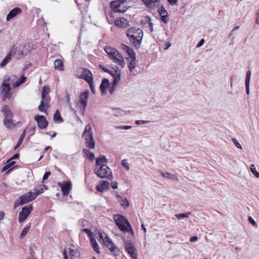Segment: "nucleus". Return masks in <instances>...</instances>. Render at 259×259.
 <instances>
[{
  "label": "nucleus",
  "mask_w": 259,
  "mask_h": 259,
  "mask_svg": "<svg viewBox=\"0 0 259 259\" xmlns=\"http://www.w3.org/2000/svg\"><path fill=\"white\" fill-rule=\"evenodd\" d=\"M126 35L130 42L137 49H139L141 44L143 36V32L142 29L131 27L127 29Z\"/></svg>",
  "instance_id": "obj_1"
},
{
  "label": "nucleus",
  "mask_w": 259,
  "mask_h": 259,
  "mask_svg": "<svg viewBox=\"0 0 259 259\" xmlns=\"http://www.w3.org/2000/svg\"><path fill=\"white\" fill-rule=\"evenodd\" d=\"M113 219L116 226L121 231L124 232H130L132 235H134V231L130 222L124 217L117 214L114 215Z\"/></svg>",
  "instance_id": "obj_2"
},
{
  "label": "nucleus",
  "mask_w": 259,
  "mask_h": 259,
  "mask_svg": "<svg viewBox=\"0 0 259 259\" xmlns=\"http://www.w3.org/2000/svg\"><path fill=\"white\" fill-rule=\"evenodd\" d=\"M29 51V45L26 44H21L19 47L13 46L10 50L13 56H15L17 60L27 55Z\"/></svg>",
  "instance_id": "obj_3"
},
{
  "label": "nucleus",
  "mask_w": 259,
  "mask_h": 259,
  "mask_svg": "<svg viewBox=\"0 0 259 259\" xmlns=\"http://www.w3.org/2000/svg\"><path fill=\"white\" fill-rule=\"evenodd\" d=\"M1 111L5 117L3 121L4 124L8 128H12L15 126V123H13V113L10 107L7 105H4Z\"/></svg>",
  "instance_id": "obj_4"
},
{
  "label": "nucleus",
  "mask_w": 259,
  "mask_h": 259,
  "mask_svg": "<svg viewBox=\"0 0 259 259\" xmlns=\"http://www.w3.org/2000/svg\"><path fill=\"white\" fill-rule=\"evenodd\" d=\"M83 137L85 140L86 146L89 149H94L95 146V141L94 140L92 127L90 124L86 125Z\"/></svg>",
  "instance_id": "obj_5"
},
{
  "label": "nucleus",
  "mask_w": 259,
  "mask_h": 259,
  "mask_svg": "<svg viewBox=\"0 0 259 259\" xmlns=\"http://www.w3.org/2000/svg\"><path fill=\"white\" fill-rule=\"evenodd\" d=\"M10 82V77L7 76H5L1 87V94L2 96L3 101H5L7 98H10L11 97V93H10L11 90Z\"/></svg>",
  "instance_id": "obj_6"
},
{
  "label": "nucleus",
  "mask_w": 259,
  "mask_h": 259,
  "mask_svg": "<svg viewBox=\"0 0 259 259\" xmlns=\"http://www.w3.org/2000/svg\"><path fill=\"white\" fill-rule=\"evenodd\" d=\"M35 198L36 195H34V193L30 191L21 196L18 199L16 200L14 202V206L16 208L19 205H22L33 200Z\"/></svg>",
  "instance_id": "obj_7"
},
{
  "label": "nucleus",
  "mask_w": 259,
  "mask_h": 259,
  "mask_svg": "<svg viewBox=\"0 0 259 259\" xmlns=\"http://www.w3.org/2000/svg\"><path fill=\"white\" fill-rule=\"evenodd\" d=\"M94 172L100 178L109 179L110 177H112L111 170L106 165H102L99 167L95 168Z\"/></svg>",
  "instance_id": "obj_8"
},
{
  "label": "nucleus",
  "mask_w": 259,
  "mask_h": 259,
  "mask_svg": "<svg viewBox=\"0 0 259 259\" xmlns=\"http://www.w3.org/2000/svg\"><path fill=\"white\" fill-rule=\"evenodd\" d=\"M102 243L109 250L115 255L117 256L119 254V250L115 244L111 241L107 236H105V239Z\"/></svg>",
  "instance_id": "obj_9"
},
{
  "label": "nucleus",
  "mask_w": 259,
  "mask_h": 259,
  "mask_svg": "<svg viewBox=\"0 0 259 259\" xmlns=\"http://www.w3.org/2000/svg\"><path fill=\"white\" fill-rule=\"evenodd\" d=\"M33 209L32 205L29 204L22 208V210L19 212L18 221L19 223L23 222L28 217Z\"/></svg>",
  "instance_id": "obj_10"
},
{
  "label": "nucleus",
  "mask_w": 259,
  "mask_h": 259,
  "mask_svg": "<svg viewBox=\"0 0 259 259\" xmlns=\"http://www.w3.org/2000/svg\"><path fill=\"white\" fill-rule=\"evenodd\" d=\"M124 2H121V1H114L110 3V7L114 13H124L126 11V8L122 7V5Z\"/></svg>",
  "instance_id": "obj_11"
},
{
  "label": "nucleus",
  "mask_w": 259,
  "mask_h": 259,
  "mask_svg": "<svg viewBox=\"0 0 259 259\" xmlns=\"http://www.w3.org/2000/svg\"><path fill=\"white\" fill-rule=\"evenodd\" d=\"M58 185L61 189L62 195H68L71 189V183L70 181H66L63 183H58Z\"/></svg>",
  "instance_id": "obj_12"
},
{
  "label": "nucleus",
  "mask_w": 259,
  "mask_h": 259,
  "mask_svg": "<svg viewBox=\"0 0 259 259\" xmlns=\"http://www.w3.org/2000/svg\"><path fill=\"white\" fill-rule=\"evenodd\" d=\"M34 119L36 121L38 127L41 129L45 128L48 125V121L43 115H36Z\"/></svg>",
  "instance_id": "obj_13"
},
{
  "label": "nucleus",
  "mask_w": 259,
  "mask_h": 259,
  "mask_svg": "<svg viewBox=\"0 0 259 259\" xmlns=\"http://www.w3.org/2000/svg\"><path fill=\"white\" fill-rule=\"evenodd\" d=\"M105 51L108 54V56L114 61L118 58L119 55H121L114 48H112L110 47H105L104 48Z\"/></svg>",
  "instance_id": "obj_14"
},
{
  "label": "nucleus",
  "mask_w": 259,
  "mask_h": 259,
  "mask_svg": "<svg viewBox=\"0 0 259 259\" xmlns=\"http://www.w3.org/2000/svg\"><path fill=\"white\" fill-rule=\"evenodd\" d=\"M89 91L87 90L81 93L79 96V103L80 105L82 106L83 111L87 106L88 99L89 95Z\"/></svg>",
  "instance_id": "obj_15"
},
{
  "label": "nucleus",
  "mask_w": 259,
  "mask_h": 259,
  "mask_svg": "<svg viewBox=\"0 0 259 259\" xmlns=\"http://www.w3.org/2000/svg\"><path fill=\"white\" fill-rule=\"evenodd\" d=\"M109 74L114 78V84H117L120 80V70L116 66L114 70H111Z\"/></svg>",
  "instance_id": "obj_16"
},
{
  "label": "nucleus",
  "mask_w": 259,
  "mask_h": 259,
  "mask_svg": "<svg viewBox=\"0 0 259 259\" xmlns=\"http://www.w3.org/2000/svg\"><path fill=\"white\" fill-rule=\"evenodd\" d=\"M22 12V10L20 8L16 7L11 10L9 14L7 16V21H10L18 14H20Z\"/></svg>",
  "instance_id": "obj_17"
},
{
  "label": "nucleus",
  "mask_w": 259,
  "mask_h": 259,
  "mask_svg": "<svg viewBox=\"0 0 259 259\" xmlns=\"http://www.w3.org/2000/svg\"><path fill=\"white\" fill-rule=\"evenodd\" d=\"M158 11L160 16H161V19L162 21L164 23H166L168 20V13L165 9L164 7L163 6H161Z\"/></svg>",
  "instance_id": "obj_18"
},
{
  "label": "nucleus",
  "mask_w": 259,
  "mask_h": 259,
  "mask_svg": "<svg viewBox=\"0 0 259 259\" xmlns=\"http://www.w3.org/2000/svg\"><path fill=\"white\" fill-rule=\"evenodd\" d=\"M82 78L88 83L93 81V77L92 72L88 69H84L82 73Z\"/></svg>",
  "instance_id": "obj_19"
},
{
  "label": "nucleus",
  "mask_w": 259,
  "mask_h": 259,
  "mask_svg": "<svg viewBox=\"0 0 259 259\" xmlns=\"http://www.w3.org/2000/svg\"><path fill=\"white\" fill-rule=\"evenodd\" d=\"M125 249L132 258V259H137V253L136 249L133 245H125Z\"/></svg>",
  "instance_id": "obj_20"
},
{
  "label": "nucleus",
  "mask_w": 259,
  "mask_h": 259,
  "mask_svg": "<svg viewBox=\"0 0 259 259\" xmlns=\"http://www.w3.org/2000/svg\"><path fill=\"white\" fill-rule=\"evenodd\" d=\"M109 186V183L108 181H102L100 183V185L97 186L96 189L98 191L102 192L105 190H107Z\"/></svg>",
  "instance_id": "obj_21"
},
{
  "label": "nucleus",
  "mask_w": 259,
  "mask_h": 259,
  "mask_svg": "<svg viewBox=\"0 0 259 259\" xmlns=\"http://www.w3.org/2000/svg\"><path fill=\"white\" fill-rule=\"evenodd\" d=\"M109 84V80L105 78H104L101 82L100 86V89L102 95L106 94V89L108 87Z\"/></svg>",
  "instance_id": "obj_22"
},
{
  "label": "nucleus",
  "mask_w": 259,
  "mask_h": 259,
  "mask_svg": "<svg viewBox=\"0 0 259 259\" xmlns=\"http://www.w3.org/2000/svg\"><path fill=\"white\" fill-rule=\"evenodd\" d=\"M251 77V71L248 70L246 72V78H245V88L246 94L248 95L249 94V82Z\"/></svg>",
  "instance_id": "obj_23"
},
{
  "label": "nucleus",
  "mask_w": 259,
  "mask_h": 259,
  "mask_svg": "<svg viewBox=\"0 0 259 259\" xmlns=\"http://www.w3.org/2000/svg\"><path fill=\"white\" fill-rule=\"evenodd\" d=\"M64 65L63 61L60 59H56L54 61V68L59 71H63Z\"/></svg>",
  "instance_id": "obj_24"
},
{
  "label": "nucleus",
  "mask_w": 259,
  "mask_h": 259,
  "mask_svg": "<svg viewBox=\"0 0 259 259\" xmlns=\"http://www.w3.org/2000/svg\"><path fill=\"white\" fill-rule=\"evenodd\" d=\"M70 255L71 259L78 258L80 256L78 249L70 248Z\"/></svg>",
  "instance_id": "obj_25"
},
{
  "label": "nucleus",
  "mask_w": 259,
  "mask_h": 259,
  "mask_svg": "<svg viewBox=\"0 0 259 259\" xmlns=\"http://www.w3.org/2000/svg\"><path fill=\"white\" fill-rule=\"evenodd\" d=\"M13 56L12 54L10 51L9 53L7 54V55L5 57V58L4 59L3 61L1 63V66L3 67L5 66L10 61L11 59V57Z\"/></svg>",
  "instance_id": "obj_26"
},
{
  "label": "nucleus",
  "mask_w": 259,
  "mask_h": 259,
  "mask_svg": "<svg viewBox=\"0 0 259 259\" xmlns=\"http://www.w3.org/2000/svg\"><path fill=\"white\" fill-rule=\"evenodd\" d=\"M54 120L56 123H61L63 121L58 110H56L54 114Z\"/></svg>",
  "instance_id": "obj_27"
},
{
  "label": "nucleus",
  "mask_w": 259,
  "mask_h": 259,
  "mask_svg": "<svg viewBox=\"0 0 259 259\" xmlns=\"http://www.w3.org/2000/svg\"><path fill=\"white\" fill-rule=\"evenodd\" d=\"M141 23H144V24H148V27H149V30H150L151 32H152L153 31V23L152 22H151V19L150 18V17L149 16H146L145 17V21H143L142 20L141 21Z\"/></svg>",
  "instance_id": "obj_28"
},
{
  "label": "nucleus",
  "mask_w": 259,
  "mask_h": 259,
  "mask_svg": "<svg viewBox=\"0 0 259 259\" xmlns=\"http://www.w3.org/2000/svg\"><path fill=\"white\" fill-rule=\"evenodd\" d=\"M113 111V115L115 116H120L123 115V113L124 112L123 110L119 108H111Z\"/></svg>",
  "instance_id": "obj_29"
},
{
  "label": "nucleus",
  "mask_w": 259,
  "mask_h": 259,
  "mask_svg": "<svg viewBox=\"0 0 259 259\" xmlns=\"http://www.w3.org/2000/svg\"><path fill=\"white\" fill-rule=\"evenodd\" d=\"M44 189H45L46 190L48 189L47 186H46L45 185H40V188L39 189H37L36 188H35L34 191H35V192L34 193V194L35 196L36 195V197L37 196V195L44 192Z\"/></svg>",
  "instance_id": "obj_30"
},
{
  "label": "nucleus",
  "mask_w": 259,
  "mask_h": 259,
  "mask_svg": "<svg viewBox=\"0 0 259 259\" xmlns=\"http://www.w3.org/2000/svg\"><path fill=\"white\" fill-rule=\"evenodd\" d=\"M36 249V246L33 243H31L30 244L29 246V251L30 255L32 258H36L35 256V251Z\"/></svg>",
  "instance_id": "obj_31"
},
{
  "label": "nucleus",
  "mask_w": 259,
  "mask_h": 259,
  "mask_svg": "<svg viewBox=\"0 0 259 259\" xmlns=\"http://www.w3.org/2000/svg\"><path fill=\"white\" fill-rule=\"evenodd\" d=\"M126 21L124 18H121L120 19H116L114 21L115 25L119 27H123V23Z\"/></svg>",
  "instance_id": "obj_32"
},
{
  "label": "nucleus",
  "mask_w": 259,
  "mask_h": 259,
  "mask_svg": "<svg viewBox=\"0 0 259 259\" xmlns=\"http://www.w3.org/2000/svg\"><path fill=\"white\" fill-rule=\"evenodd\" d=\"M136 65V57H135L133 58H131V61L128 65V68L131 72H132L133 69L135 68Z\"/></svg>",
  "instance_id": "obj_33"
},
{
  "label": "nucleus",
  "mask_w": 259,
  "mask_h": 259,
  "mask_svg": "<svg viewBox=\"0 0 259 259\" xmlns=\"http://www.w3.org/2000/svg\"><path fill=\"white\" fill-rule=\"evenodd\" d=\"M83 152L88 157L89 159L93 160L95 158V155L93 152H90L89 150L86 149H83Z\"/></svg>",
  "instance_id": "obj_34"
},
{
  "label": "nucleus",
  "mask_w": 259,
  "mask_h": 259,
  "mask_svg": "<svg viewBox=\"0 0 259 259\" xmlns=\"http://www.w3.org/2000/svg\"><path fill=\"white\" fill-rule=\"evenodd\" d=\"M114 62H115L116 63H117V64L120 65L121 66V67L123 68L124 67L125 63L123 60V58L122 57V56L121 55H119V57H118V58H117L114 61Z\"/></svg>",
  "instance_id": "obj_35"
},
{
  "label": "nucleus",
  "mask_w": 259,
  "mask_h": 259,
  "mask_svg": "<svg viewBox=\"0 0 259 259\" xmlns=\"http://www.w3.org/2000/svg\"><path fill=\"white\" fill-rule=\"evenodd\" d=\"M251 173L257 178H259V172L256 170L255 166L253 164L250 165V167Z\"/></svg>",
  "instance_id": "obj_36"
},
{
  "label": "nucleus",
  "mask_w": 259,
  "mask_h": 259,
  "mask_svg": "<svg viewBox=\"0 0 259 259\" xmlns=\"http://www.w3.org/2000/svg\"><path fill=\"white\" fill-rule=\"evenodd\" d=\"M191 212H188L187 213L177 214L175 215V216L178 220H181L185 218H188L189 215L191 214Z\"/></svg>",
  "instance_id": "obj_37"
},
{
  "label": "nucleus",
  "mask_w": 259,
  "mask_h": 259,
  "mask_svg": "<svg viewBox=\"0 0 259 259\" xmlns=\"http://www.w3.org/2000/svg\"><path fill=\"white\" fill-rule=\"evenodd\" d=\"M30 225H31V224L30 223L29 225L27 226L26 227L24 228L22 230V232L21 233V235H20V238L21 239L23 238L27 234V232H28V231L30 229Z\"/></svg>",
  "instance_id": "obj_38"
},
{
  "label": "nucleus",
  "mask_w": 259,
  "mask_h": 259,
  "mask_svg": "<svg viewBox=\"0 0 259 259\" xmlns=\"http://www.w3.org/2000/svg\"><path fill=\"white\" fill-rule=\"evenodd\" d=\"M46 106H47V107L48 108V105L44 103V101H41L40 104L39 106H38V110L41 112H44L46 113L47 111L45 109V107Z\"/></svg>",
  "instance_id": "obj_39"
},
{
  "label": "nucleus",
  "mask_w": 259,
  "mask_h": 259,
  "mask_svg": "<svg viewBox=\"0 0 259 259\" xmlns=\"http://www.w3.org/2000/svg\"><path fill=\"white\" fill-rule=\"evenodd\" d=\"M126 48V53L128 54V55L129 56V57L131 58H133L135 57H136V54L134 52L133 49H131L130 47Z\"/></svg>",
  "instance_id": "obj_40"
},
{
  "label": "nucleus",
  "mask_w": 259,
  "mask_h": 259,
  "mask_svg": "<svg viewBox=\"0 0 259 259\" xmlns=\"http://www.w3.org/2000/svg\"><path fill=\"white\" fill-rule=\"evenodd\" d=\"M50 92V88L48 86H45L41 92V97L42 98H45V95H47Z\"/></svg>",
  "instance_id": "obj_41"
},
{
  "label": "nucleus",
  "mask_w": 259,
  "mask_h": 259,
  "mask_svg": "<svg viewBox=\"0 0 259 259\" xmlns=\"http://www.w3.org/2000/svg\"><path fill=\"white\" fill-rule=\"evenodd\" d=\"M120 198L121 199L120 205L124 208L127 207L129 206V203L127 199L125 198L124 199H123L121 197H120Z\"/></svg>",
  "instance_id": "obj_42"
},
{
  "label": "nucleus",
  "mask_w": 259,
  "mask_h": 259,
  "mask_svg": "<svg viewBox=\"0 0 259 259\" xmlns=\"http://www.w3.org/2000/svg\"><path fill=\"white\" fill-rule=\"evenodd\" d=\"M160 0H149V3L148 4V8H151L154 7L155 5L156 6V4L158 3Z\"/></svg>",
  "instance_id": "obj_43"
},
{
  "label": "nucleus",
  "mask_w": 259,
  "mask_h": 259,
  "mask_svg": "<svg viewBox=\"0 0 259 259\" xmlns=\"http://www.w3.org/2000/svg\"><path fill=\"white\" fill-rule=\"evenodd\" d=\"M161 175L163 178H167L168 179L172 178V179H174L177 178V177L175 175L170 176V174H169L168 172H166L165 174L163 173V172H161Z\"/></svg>",
  "instance_id": "obj_44"
},
{
  "label": "nucleus",
  "mask_w": 259,
  "mask_h": 259,
  "mask_svg": "<svg viewBox=\"0 0 259 259\" xmlns=\"http://www.w3.org/2000/svg\"><path fill=\"white\" fill-rule=\"evenodd\" d=\"M121 164L127 171L129 170L130 166L126 159H123L121 161Z\"/></svg>",
  "instance_id": "obj_45"
},
{
  "label": "nucleus",
  "mask_w": 259,
  "mask_h": 259,
  "mask_svg": "<svg viewBox=\"0 0 259 259\" xmlns=\"http://www.w3.org/2000/svg\"><path fill=\"white\" fill-rule=\"evenodd\" d=\"M96 167H98V166H102V165H106L105 164H104V163L102 162V159H100L99 157L97 158L96 160Z\"/></svg>",
  "instance_id": "obj_46"
},
{
  "label": "nucleus",
  "mask_w": 259,
  "mask_h": 259,
  "mask_svg": "<svg viewBox=\"0 0 259 259\" xmlns=\"http://www.w3.org/2000/svg\"><path fill=\"white\" fill-rule=\"evenodd\" d=\"M232 141L234 143L235 146L239 149H241L242 146L241 144L237 141L235 138H232Z\"/></svg>",
  "instance_id": "obj_47"
},
{
  "label": "nucleus",
  "mask_w": 259,
  "mask_h": 259,
  "mask_svg": "<svg viewBox=\"0 0 259 259\" xmlns=\"http://www.w3.org/2000/svg\"><path fill=\"white\" fill-rule=\"evenodd\" d=\"M94 250L98 253H100L99 247L97 243L92 244Z\"/></svg>",
  "instance_id": "obj_48"
},
{
  "label": "nucleus",
  "mask_w": 259,
  "mask_h": 259,
  "mask_svg": "<svg viewBox=\"0 0 259 259\" xmlns=\"http://www.w3.org/2000/svg\"><path fill=\"white\" fill-rule=\"evenodd\" d=\"M89 84L90 85L92 92L94 94H96V90H95V86L94 85V82L93 81L89 83Z\"/></svg>",
  "instance_id": "obj_49"
},
{
  "label": "nucleus",
  "mask_w": 259,
  "mask_h": 259,
  "mask_svg": "<svg viewBox=\"0 0 259 259\" xmlns=\"http://www.w3.org/2000/svg\"><path fill=\"white\" fill-rule=\"evenodd\" d=\"M50 99V97L49 96L45 95V98H42V97H41V101H44V103L48 105Z\"/></svg>",
  "instance_id": "obj_50"
},
{
  "label": "nucleus",
  "mask_w": 259,
  "mask_h": 259,
  "mask_svg": "<svg viewBox=\"0 0 259 259\" xmlns=\"http://www.w3.org/2000/svg\"><path fill=\"white\" fill-rule=\"evenodd\" d=\"M15 161H13L12 159H11V158L9 159L6 163L8 164V165L11 167L12 166H13V165H14L15 164Z\"/></svg>",
  "instance_id": "obj_51"
},
{
  "label": "nucleus",
  "mask_w": 259,
  "mask_h": 259,
  "mask_svg": "<svg viewBox=\"0 0 259 259\" xmlns=\"http://www.w3.org/2000/svg\"><path fill=\"white\" fill-rule=\"evenodd\" d=\"M82 231L83 232L85 233L86 234H87L90 237H91L92 236V233L91 231L89 229H87V228L83 229L82 230Z\"/></svg>",
  "instance_id": "obj_52"
},
{
  "label": "nucleus",
  "mask_w": 259,
  "mask_h": 259,
  "mask_svg": "<svg viewBox=\"0 0 259 259\" xmlns=\"http://www.w3.org/2000/svg\"><path fill=\"white\" fill-rule=\"evenodd\" d=\"M117 84H114V82H113L112 86L111 88H110L109 90V92L110 94H112L113 92H114L115 88H116Z\"/></svg>",
  "instance_id": "obj_53"
},
{
  "label": "nucleus",
  "mask_w": 259,
  "mask_h": 259,
  "mask_svg": "<svg viewBox=\"0 0 259 259\" xmlns=\"http://www.w3.org/2000/svg\"><path fill=\"white\" fill-rule=\"evenodd\" d=\"M99 67L101 68L103 71H104L105 72L109 73L110 72H111V70L105 68L103 65H99Z\"/></svg>",
  "instance_id": "obj_54"
},
{
  "label": "nucleus",
  "mask_w": 259,
  "mask_h": 259,
  "mask_svg": "<svg viewBox=\"0 0 259 259\" xmlns=\"http://www.w3.org/2000/svg\"><path fill=\"white\" fill-rule=\"evenodd\" d=\"M118 129H121V130H128L131 128V126H118L116 127Z\"/></svg>",
  "instance_id": "obj_55"
},
{
  "label": "nucleus",
  "mask_w": 259,
  "mask_h": 259,
  "mask_svg": "<svg viewBox=\"0 0 259 259\" xmlns=\"http://www.w3.org/2000/svg\"><path fill=\"white\" fill-rule=\"evenodd\" d=\"M50 175H51L50 171H46L43 176L42 180H46L48 179V177L50 176Z\"/></svg>",
  "instance_id": "obj_56"
},
{
  "label": "nucleus",
  "mask_w": 259,
  "mask_h": 259,
  "mask_svg": "<svg viewBox=\"0 0 259 259\" xmlns=\"http://www.w3.org/2000/svg\"><path fill=\"white\" fill-rule=\"evenodd\" d=\"M149 122V121L147 120H136L135 123L136 124H144Z\"/></svg>",
  "instance_id": "obj_57"
},
{
  "label": "nucleus",
  "mask_w": 259,
  "mask_h": 259,
  "mask_svg": "<svg viewBox=\"0 0 259 259\" xmlns=\"http://www.w3.org/2000/svg\"><path fill=\"white\" fill-rule=\"evenodd\" d=\"M99 236L100 237L99 241L101 243H103L104 240L105 239V237H104L103 234L101 232H99Z\"/></svg>",
  "instance_id": "obj_58"
},
{
  "label": "nucleus",
  "mask_w": 259,
  "mask_h": 259,
  "mask_svg": "<svg viewBox=\"0 0 259 259\" xmlns=\"http://www.w3.org/2000/svg\"><path fill=\"white\" fill-rule=\"evenodd\" d=\"M36 127L35 126L31 127L29 129V133H30V135H33L34 134Z\"/></svg>",
  "instance_id": "obj_59"
},
{
  "label": "nucleus",
  "mask_w": 259,
  "mask_h": 259,
  "mask_svg": "<svg viewBox=\"0 0 259 259\" xmlns=\"http://www.w3.org/2000/svg\"><path fill=\"white\" fill-rule=\"evenodd\" d=\"M23 139L20 138H19V141H18L16 146L14 148L15 150L18 147H19L21 145V144H22V143L23 142Z\"/></svg>",
  "instance_id": "obj_60"
},
{
  "label": "nucleus",
  "mask_w": 259,
  "mask_h": 259,
  "mask_svg": "<svg viewBox=\"0 0 259 259\" xmlns=\"http://www.w3.org/2000/svg\"><path fill=\"white\" fill-rule=\"evenodd\" d=\"M111 187L113 189H115L118 188V183L116 182H112L111 183Z\"/></svg>",
  "instance_id": "obj_61"
},
{
  "label": "nucleus",
  "mask_w": 259,
  "mask_h": 259,
  "mask_svg": "<svg viewBox=\"0 0 259 259\" xmlns=\"http://www.w3.org/2000/svg\"><path fill=\"white\" fill-rule=\"evenodd\" d=\"M167 1L169 3V4L171 6L177 4L178 3V0H167Z\"/></svg>",
  "instance_id": "obj_62"
},
{
  "label": "nucleus",
  "mask_w": 259,
  "mask_h": 259,
  "mask_svg": "<svg viewBox=\"0 0 259 259\" xmlns=\"http://www.w3.org/2000/svg\"><path fill=\"white\" fill-rule=\"evenodd\" d=\"M255 23L257 24H259V11H258L256 13V19H255Z\"/></svg>",
  "instance_id": "obj_63"
},
{
  "label": "nucleus",
  "mask_w": 259,
  "mask_h": 259,
  "mask_svg": "<svg viewBox=\"0 0 259 259\" xmlns=\"http://www.w3.org/2000/svg\"><path fill=\"white\" fill-rule=\"evenodd\" d=\"M26 79V78L25 76H24L23 75V76H22L19 78V79L18 80H19V81H20V83H22V84L23 83H24V82L25 81Z\"/></svg>",
  "instance_id": "obj_64"
}]
</instances>
